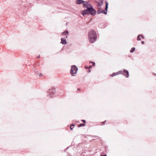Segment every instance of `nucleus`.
Segmentation results:
<instances>
[{"label":"nucleus","mask_w":156,"mask_h":156,"mask_svg":"<svg viewBox=\"0 0 156 156\" xmlns=\"http://www.w3.org/2000/svg\"><path fill=\"white\" fill-rule=\"evenodd\" d=\"M76 3L79 5L83 3V7L87 8L86 9L82 11L81 12L83 16L86 14H90L92 15H94L96 14V11L88 2H85L82 0H76Z\"/></svg>","instance_id":"obj_1"},{"label":"nucleus","mask_w":156,"mask_h":156,"mask_svg":"<svg viewBox=\"0 0 156 156\" xmlns=\"http://www.w3.org/2000/svg\"><path fill=\"white\" fill-rule=\"evenodd\" d=\"M89 40L91 43L94 42L97 39L96 34L94 30H90L88 33Z\"/></svg>","instance_id":"obj_2"},{"label":"nucleus","mask_w":156,"mask_h":156,"mask_svg":"<svg viewBox=\"0 0 156 156\" xmlns=\"http://www.w3.org/2000/svg\"><path fill=\"white\" fill-rule=\"evenodd\" d=\"M120 74H122L123 75L125 76L126 78H128L129 76V72L126 69H124L123 71H120L117 73H113L111 75H110V76L113 77L115 76Z\"/></svg>","instance_id":"obj_3"},{"label":"nucleus","mask_w":156,"mask_h":156,"mask_svg":"<svg viewBox=\"0 0 156 156\" xmlns=\"http://www.w3.org/2000/svg\"><path fill=\"white\" fill-rule=\"evenodd\" d=\"M55 93V89L54 87H51L47 91V96L49 98L53 97Z\"/></svg>","instance_id":"obj_4"},{"label":"nucleus","mask_w":156,"mask_h":156,"mask_svg":"<svg viewBox=\"0 0 156 156\" xmlns=\"http://www.w3.org/2000/svg\"><path fill=\"white\" fill-rule=\"evenodd\" d=\"M106 5L105 7V10L106 11H105L104 10H103L101 7H99L98 9L97 12L98 14H100L101 13H104L105 14H107V12L108 11V3L107 2H106Z\"/></svg>","instance_id":"obj_5"},{"label":"nucleus","mask_w":156,"mask_h":156,"mask_svg":"<svg viewBox=\"0 0 156 156\" xmlns=\"http://www.w3.org/2000/svg\"><path fill=\"white\" fill-rule=\"evenodd\" d=\"M78 68L75 65H73L71 66L70 73L73 76H75L78 70Z\"/></svg>","instance_id":"obj_6"},{"label":"nucleus","mask_w":156,"mask_h":156,"mask_svg":"<svg viewBox=\"0 0 156 156\" xmlns=\"http://www.w3.org/2000/svg\"><path fill=\"white\" fill-rule=\"evenodd\" d=\"M60 43L63 44H66L67 42L66 39H64L63 38H61V41Z\"/></svg>","instance_id":"obj_7"},{"label":"nucleus","mask_w":156,"mask_h":156,"mask_svg":"<svg viewBox=\"0 0 156 156\" xmlns=\"http://www.w3.org/2000/svg\"><path fill=\"white\" fill-rule=\"evenodd\" d=\"M140 37H142L143 39L144 38V36L141 34L139 35L137 37V40L138 41H140L141 40V38Z\"/></svg>","instance_id":"obj_8"},{"label":"nucleus","mask_w":156,"mask_h":156,"mask_svg":"<svg viewBox=\"0 0 156 156\" xmlns=\"http://www.w3.org/2000/svg\"><path fill=\"white\" fill-rule=\"evenodd\" d=\"M95 2L97 4V7L98 8L101 7L102 6L101 4L99 2H98V1H96Z\"/></svg>","instance_id":"obj_9"},{"label":"nucleus","mask_w":156,"mask_h":156,"mask_svg":"<svg viewBox=\"0 0 156 156\" xmlns=\"http://www.w3.org/2000/svg\"><path fill=\"white\" fill-rule=\"evenodd\" d=\"M69 33L68 31H65L64 32H63L62 34L63 35H67Z\"/></svg>","instance_id":"obj_10"},{"label":"nucleus","mask_w":156,"mask_h":156,"mask_svg":"<svg viewBox=\"0 0 156 156\" xmlns=\"http://www.w3.org/2000/svg\"><path fill=\"white\" fill-rule=\"evenodd\" d=\"M85 123H81L78 125V127H80L82 126H85Z\"/></svg>","instance_id":"obj_11"},{"label":"nucleus","mask_w":156,"mask_h":156,"mask_svg":"<svg viewBox=\"0 0 156 156\" xmlns=\"http://www.w3.org/2000/svg\"><path fill=\"white\" fill-rule=\"evenodd\" d=\"M135 48H132L130 50L131 53H133L135 50Z\"/></svg>","instance_id":"obj_12"},{"label":"nucleus","mask_w":156,"mask_h":156,"mask_svg":"<svg viewBox=\"0 0 156 156\" xmlns=\"http://www.w3.org/2000/svg\"><path fill=\"white\" fill-rule=\"evenodd\" d=\"M92 66H89L87 67V66H85V68L87 69H90L92 68Z\"/></svg>","instance_id":"obj_13"},{"label":"nucleus","mask_w":156,"mask_h":156,"mask_svg":"<svg viewBox=\"0 0 156 156\" xmlns=\"http://www.w3.org/2000/svg\"><path fill=\"white\" fill-rule=\"evenodd\" d=\"M74 126V125L73 124L71 125L70 126V129L71 130H72L73 128V126Z\"/></svg>","instance_id":"obj_14"},{"label":"nucleus","mask_w":156,"mask_h":156,"mask_svg":"<svg viewBox=\"0 0 156 156\" xmlns=\"http://www.w3.org/2000/svg\"><path fill=\"white\" fill-rule=\"evenodd\" d=\"M90 63H92V66H94L95 65V62H90Z\"/></svg>","instance_id":"obj_15"},{"label":"nucleus","mask_w":156,"mask_h":156,"mask_svg":"<svg viewBox=\"0 0 156 156\" xmlns=\"http://www.w3.org/2000/svg\"><path fill=\"white\" fill-rule=\"evenodd\" d=\"M103 1L104 0H101V2H100L102 5H103Z\"/></svg>","instance_id":"obj_16"},{"label":"nucleus","mask_w":156,"mask_h":156,"mask_svg":"<svg viewBox=\"0 0 156 156\" xmlns=\"http://www.w3.org/2000/svg\"><path fill=\"white\" fill-rule=\"evenodd\" d=\"M82 121L84 123H85V121L84 120H82Z\"/></svg>","instance_id":"obj_17"},{"label":"nucleus","mask_w":156,"mask_h":156,"mask_svg":"<svg viewBox=\"0 0 156 156\" xmlns=\"http://www.w3.org/2000/svg\"><path fill=\"white\" fill-rule=\"evenodd\" d=\"M144 41H142L141 42V44H144Z\"/></svg>","instance_id":"obj_18"},{"label":"nucleus","mask_w":156,"mask_h":156,"mask_svg":"<svg viewBox=\"0 0 156 156\" xmlns=\"http://www.w3.org/2000/svg\"><path fill=\"white\" fill-rule=\"evenodd\" d=\"M42 75V74L40 73V75H39L40 77Z\"/></svg>","instance_id":"obj_19"},{"label":"nucleus","mask_w":156,"mask_h":156,"mask_svg":"<svg viewBox=\"0 0 156 156\" xmlns=\"http://www.w3.org/2000/svg\"><path fill=\"white\" fill-rule=\"evenodd\" d=\"M101 156H107V155H106V154H105V155H101Z\"/></svg>","instance_id":"obj_20"},{"label":"nucleus","mask_w":156,"mask_h":156,"mask_svg":"<svg viewBox=\"0 0 156 156\" xmlns=\"http://www.w3.org/2000/svg\"><path fill=\"white\" fill-rule=\"evenodd\" d=\"M153 74H154V76H156V74H155V73H153Z\"/></svg>","instance_id":"obj_21"},{"label":"nucleus","mask_w":156,"mask_h":156,"mask_svg":"<svg viewBox=\"0 0 156 156\" xmlns=\"http://www.w3.org/2000/svg\"><path fill=\"white\" fill-rule=\"evenodd\" d=\"M89 72H90V70H89Z\"/></svg>","instance_id":"obj_22"}]
</instances>
